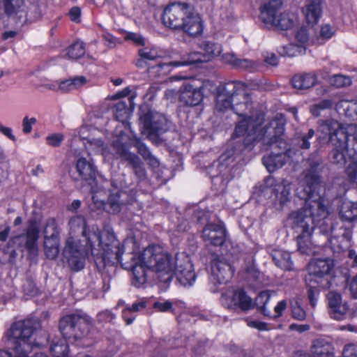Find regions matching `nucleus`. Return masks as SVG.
I'll return each mask as SVG.
<instances>
[{
  "mask_svg": "<svg viewBox=\"0 0 357 357\" xmlns=\"http://www.w3.org/2000/svg\"><path fill=\"white\" fill-rule=\"evenodd\" d=\"M232 109L239 117L234 135L235 137H243L244 147L262 142L266 145L276 144L280 149L286 148L284 124L273 121L271 126H262L264 114L254 109L252 99L246 93L242 82L241 87L238 88L233 94Z\"/></svg>",
  "mask_w": 357,
  "mask_h": 357,
  "instance_id": "obj_1",
  "label": "nucleus"
},
{
  "mask_svg": "<svg viewBox=\"0 0 357 357\" xmlns=\"http://www.w3.org/2000/svg\"><path fill=\"white\" fill-rule=\"evenodd\" d=\"M123 255V246L121 245L120 257L114 259V264L120 262L121 266L132 272V284L142 287L146 282V270L150 269L158 274L161 282H169L173 277L176 266V257L158 245L147 247L142 252Z\"/></svg>",
  "mask_w": 357,
  "mask_h": 357,
  "instance_id": "obj_2",
  "label": "nucleus"
},
{
  "mask_svg": "<svg viewBox=\"0 0 357 357\" xmlns=\"http://www.w3.org/2000/svg\"><path fill=\"white\" fill-rule=\"evenodd\" d=\"M69 225L73 231L82 229V234L89 244L98 268L102 269L107 265L114 264V259L120 257L121 243L113 233L102 232L94 227L91 229H87L85 219L82 215L72 218Z\"/></svg>",
  "mask_w": 357,
  "mask_h": 357,
  "instance_id": "obj_3",
  "label": "nucleus"
},
{
  "mask_svg": "<svg viewBox=\"0 0 357 357\" xmlns=\"http://www.w3.org/2000/svg\"><path fill=\"white\" fill-rule=\"evenodd\" d=\"M321 159L317 155H311L305 163V169L303 172V178L300 181L302 190L297 189V194L305 200L303 208L315 225L324 220L328 215V202L323 197L315 193L320 183L319 167Z\"/></svg>",
  "mask_w": 357,
  "mask_h": 357,
  "instance_id": "obj_4",
  "label": "nucleus"
},
{
  "mask_svg": "<svg viewBox=\"0 0 357 357\" xmlns=\"http://www.w3.org/2000/svg\"><path fill=\"white\" fill-rule=\"evenodd\" d=\"M91 327V318L83 313L66 315L59 321L62 336L71 343L86 337Z\"/></svg>",
  "mask_w": 357,
  "mask_h": 357,
  "instance_id": "obj_5",
  "label": "nucleus"
},
{
  "mask_svg": "<svg viewBox=\"0 0 357 357\" xmlns=\"http://www.w3.org/2000/svg\"><path fill=\"white\" fill-rule=\"evenodd\" d=\"M317 140L321 144H333L340 142L342 146L348 141V135L341 123L334 119L319 120L317 128Z\"/></svg>",
  "mask_w": 357,
  "mask_h": 357,
  "instance_id": "obj_6",
  "label": "nucleus"
},
{
  "mask_svg": "<svg viewBox=\"0 0 357 357\" xmlns=\"http://www.w3.org/2000/svg\"><path fill=\"white\" fill-rule=\"evenodd\" d=\"M79 241L70 236L66 241L63 249V256L67 259L69 267L75 271L82 269L85 264V256L90 252L89 244L82 247L79 245Z\"/></svg>",
  "mask_w": 357,
  "mask_h": 357,
  "instance_id": "obj_7",
  "label": "nucleus"
},
{
  "mask_svg": "<svg viewBox=\"0 0 357 357\" xmlns=\"http://www.w3.org/2000/svg\"><path fill=\"white\" fill-rule=\"evenodd\" d=\"M220 303L225 307L236 310L248 311L254 307L252 299L242 289H228L222 294Z\"/></svg>",
  "mask_w": 357,
  "mask_h": 357,
  "instance_id": "obj_8",
  "label": "nucleus"
},
{
  "mask_svg": "<svg viewBox=\"0 0 357 357\" xmlns=\"http://www.w3.org/2000/svg\"><path fill=\"white\" fill-rule=\"evenodd\" d=\"M39 237V229L34 221L29 222L26 234L13 237L10 243L22 252L27 250L29 255L36 256L38 254L37 241Z\"/></svg>",
  "mask_w": 357,
  "mask_h": 357,
  "instance_id": "obj_9",
  "label": "nucleus"
},
{
  "mask_svg": "<svg viewBox=\"0 0 357 357\" xmlns=\"http://www.w3.org/2000/svg\"><path fill=\"white\" fill-rule=\"evenodd\" d=\"M43 232L44 250L45 255L48 259H54L56 258L60 250V229L54 218H50L46 221Z\"/></svg>",
  "mask_w": 357,
  "mask_h": 357,
  "instance_id": "obj_10",
  "label": "nucleus"
},
{
  "mask_svg": "<svg viewBox=\"0 0 357 357\" xmlns=\"http://www.w3.org/2000/svg\"><path fill=\"white\" fill-rule=\"evenodd\" d=\"M190 8L186 3L176 2L170 4L164 10L162 17L163 24L171 29H178Z\"/></svg>",
  "mask_w": 357,
  "mask_h": 357,
  "instance_id": "obj_11",
  "label": "nucleus"
},
{
  "mask_svg": "<svg viewBox=\"0 0 357 357\" xmlns=\"http://www.w3.org/2000/svg\"><path fill=\"white\" fill-rule=\"evenodd\" d=\"M333 267V260L329 258L314 259L310 262L308 269L311 275L320 280V281H317L320 287L326 289L331 285L330 274Z\"/></svg>",
  "mask_w": 357,
  "mask_h": 357,
  "instance_id": "obj_12",
  "label": "nucleus"
},
{
  "mask_svg": "<svg viewBox=\"0 0 357 357\" xmlns=\"http://www.w3.org/2000/svg\"><path fill=\"white\" fill-rule=\"evenodd\" d=\"M141 120L151 140H154L168 130L167 120L158 112L149 111L141 117Z\"/></svg>",
  "mask_w": 357,
  "mask_h": 357,
  "instance_id": "obj_13",
  "label": "nucleus"
},
{
  "mask_svg": "<svg viewBox=\"0 0 357 357\" xmlns=\"http://www.w3.org/2000/svg\"><path fill=\"white\" fill-rule=\"evenodd\" d=\"M176 263L174 274L177 281L182 286H192L195 281L196 275L190 257L184 253L177 255Z\"/></svg>",
  "mask_w": 357,
  "mask_h": 357,
  "instance_id": "obj_14",
  "label": "nucleus"
},
{
  "mask_svg": "<svg viewBox=\"0 0 357 357\" xmlns=\"http://www.w3.org/2000/svg\"><path fill=\"white\" fill-rule=\"evenodd\" d=\"M112 146L116 154L128 162L137 178L140 181L145 180L146 178V172L141 159L137 155L130 152L126 144L122 143L119 139L115 140Z\"/></svg>",
  "mask_w": 357,
  "mask_h": 357,
  "instance_id": "obj_15",
  "label": "nucleus"
},
{
  "mask_svg": "<svg viewBox=\"0 0 357 357\" xmlns=\"http://www.w3.org/2000/svg\"><path fill=\"white\" fill-rule=\"evenodd\" d=\"M231 265L223 259L215 256L211 260V273L210 282L214 284H225L234 275Z\"/></svg>",
  "mask_w": 357,
  "mask_h": 357,
  "instance_id": "obj_16",
  "label": "nucleus"
},
{
  "mask_svg": "<svg viewBox=\"0 0 357 357\" xmlns=\"http://www.w3.org/2000/svg\"><path fill=\"white\" fill-rule=\"evenodd\" d=\"M335 227L333 225L330 226L331 238L329 243L334 252H341L346 250L351 245L352 231L350 228L340 227L342 233L336 232Z\"/></svg>",
  "mask_w": 357,
  "mask_h": 357,
  "instance_id": "obj_17",
  "label": "nucleus"
},
{
  "mask_svg": "<svg viewBox=\"0 0 357 357\" xmlns=\"http://www.w3.org/2000/svg\"><path fill=\"white\" fill-rule=\"evenodd\" d=\"M240 87H241V82L238 81L226 84L218 93L215 109L219 112H225L228 109H232L233 94Z\"/></svg>",
  "mask_w": 357,
  "mask_h": 357,
  "instance_id": "obj_18",
  "label": "nucleus"
},
{
  "mask_svg": "<svg viewBox=\"0 0 357 357\" xmlns=\"http://www.w3.org/2000/svg\"><path fill=\"white\" fill-rule=\"evenodd\" d=\"M326 299L331 317L336 320L343 319L349 307L346 302H342L340 294L335 291H330L326 294Z\"/></svg>",
  "mask_w": 357,
  "mask_h": 357,
  "instance_id": "obj_19",
  "label": "nucleus"
},
{
  "mask_svg": "<svg viewBox=\"0 0 357 357\" xmlns=\"http://www.w3.org/2000/svg\"><path fill=\"white\" fill-rule=\"evenodd\" d=\"M288 221L292 229L298 234L312 231L314 229V224L312 221V217L308 216L303 208L292 211L289 215Z\"/></svg>",
  "mask_w": 357,
  "mask_h": 357,
  "instance_id": "obj_20",
  "label": "nucleus"
},
{
  "mask_svg": "<svg viewBox=\"0 0 357 357\" xmlns=\"http://www.w3.org/2000/svg\"><path fill=\"white\" fill-rule=\"evenodd\" d=\"M226 231L220 224L208 223L202 231L203 240L212 245L220 246L225 241Z\"/></svg>",
  "mask_w": 357,
  "mask_h": 357,
  "instance_id": "obj_21",
  "label": "nucleus"
},
{
  "mask_svg": "<svg viewBox=\"0 0 357 357\" xmlns=\"http://www.w3.org/2000/svg\"><path fill=\"white\" fill-rule=\"evenodd\" d=\"M178 29L183 30L190 36H196L202 32L203 26L201 17L193 11L192 7Z\"/></svg>",
  "mask_w": 357,
  "mask_h": 357,
  "instance_id": "obj_22",
  "label": "nucleus"
},
{
  "mask_svg": "<svg viewBox=\"0 0 357 357\" xmlns=\"http://www.w3.org/2000/svg\"><path fill=\"white\" fill-rule=\"evenodd\" d=\"M179 100L186 105L195 106L202 102V93L200 89L191 84L186 83L180 89Z\"/></svg>",
  "mask_w": 357,
  "mask_h": 357,
  "instance_id": "obj_23",
  "label": "nucleus"
},
{
  "mask_svg": "<svg viewBox=\"0 0 357 357\" xmlns=\"http://www.w3.org/2000/svg\"><path fill=\"white\" fill-rule=\"evenodd\" d=\"M291 183L283 180L277 183L274 188V206L278 210H282L291 199Z\"/></svg>",
  "mask_w": 357,
  "mask_h": 357,
  "instance_id": "obj_24",
  "label": "nucleus"
},
{
  "mask_svg": "<svg viewBox=\"0 0 357 357\" xmlns=\"http://www.w3.org/2000/svg\"><path fill=\"white\" fill-rule=\"evenodd\" d=\"M291 153L292 151L291 149H288L282 153H272L263 158V164L268 172H274L276 169L282 167L289 160Z\"/></svg>",
  "mask_w": 357,
  "mask_h": 357,
  "instance_id": "obj_25",
  "label": "nucleus"
},
{
  "mask_svg": "<svg viewBox=\"0 0 357 357\" xmlns=\"http://www.w3.org/2000/svg\"><path fill=\"white\" fill-rule=\"evenodd\" d=\"M76 170L81 178L91 184L96 179V169L91 160L81 157L76 162Z\"/></svg>",
  "mask_w": 357,
  "mask_h": 357,
  "instance_id": "obj_26",
  "label": "nucleus"
},
{
  "mask_svg": "<svg viewBox=\"0 0 357 357\" xmlns=\"http://www.w3.org/2000/svg\"><path fill=\"white\" fill-rule=\"evenodd\" d=\"M321 2L322 0H307L303 13L309 24L313 25L318 22L321 13Z\"/></svg>",
  "mask_w": 357,
  "mask_h": 357,
  "instance_id": "obj_27",
  "label": "nucleus"
},
{
  "mask_svg": "<svg viewBox=\"0 0 357 357\" xmlns=\"http://www.w3.org/2000/svg\"><path fill=\"white\" fill-rule=\"evenodd\" d=\"M317 83V77L314 73L296 75L291 79L294 88L299 90L307 89Z\"/></svg>",
  "mask_w": 357,
  "mask_h": 357,
  "instance_id": "obj_28",
  "label": "nucleus"
},
{
  "mask_svg": "<svg viewBox=\"0 0 357 357\" xmlns=\"http://www.w3.org/2000/svg\"><path fill=\"white\" fill-rule=\"evenodd\" d=\"M139 58L136 60L135 65L138 68H144L146 61H155L160 56L159 51L153 47L143 46L138 50Z\"/></svg>",
  "mask_w": 357,
  "mask_h": 357,
  "instance_id": "obj_29",
  "label": "nucleus"
},
{
  "mask_svg": "<svg viewBox=\"0 0 357 357\" xmlns=\"http://www.w3.org/2000/svg\"><path fill=\"white\" fill-rule=\"evenodd\" d=\"M271 256L273 261L278 267L286 271L293 269V262L291 260L289 252L281 250H275L273 251Z\"/></svg>",
  "mask_w": 357,
  "mask_h": 357,
  "instance_id": "obj_30",
  "label": "nucleus"
},
{
  "mask_svg": "<svg viewBox=\"0 0 357 357\" xmlns=\"http://www.w3.org/2000/svg\"><path fill=\"white\" fill-rule=\"evenodd\" d=\"M313 357H333V347L324 340H315L312 346ZM301 357H306L302 356Z\"/></svg>",
  "mask_w": 357,
  "mask_h": 357,
  "instance_id": "obj_31",
  "label": "nucleus"
},
{
  "mask_svg": "<svg viewBox=\"0 0 357 357\" xmlns=\"http://www.w3.org/2000/svg\"><path fill=\"white\" fill-rule=\"evenodd\" d=\"M125 195L126 193L119 191L110 193L107 202L104 204V208L111 213H119L121 206L126 204L121 199V197Z\"/></svg>",
  "mask_w": 357,
  "mask_h": 357,
  "instance_id": "obj_32",
  "label": "nucleus"
},
{
  "mask_svg": "<svg viewBox=\"0 0 357 357\" xmlns=\"http://www.w3.org/2000/svg\"><path fill=\"white\" fill-rule=\"evenodd\" d=\"M245 280L253 288H259L263 284V275L253 264L246 266Z\"/></svg>",
  "mask_w": 357,
  "mask_h": 357,
  "instance_id": "obj_33",
  "label": "nucleus"
},
{
  "mask_svg": "<svg viewBox=\"0 0 357 357\" xmlns=\"http://www.w3.org/2000/svg\"><path fill=\"white\" fill-rule=\"evenodd\" d=\"M86 79L84 76L73 77L61 81L59 83V89L63 93H68L79 89L86 84Z\"/></svg>",
  "mask_w": 357,
  "mask_h": 357,
  "instance_id": "obj_34",
  "label": "nucleus"
},
{
  "mask_svg": "<svg viewBox=\"0 0 357 357\" xmlns=\"http://www.w3.org/2000/svg\"><path fill=\"white\" fill-rule=\"evenodd\" d=\"M67 339L55 338L52 340L50 351L54 357H67L68 353V345L67 344Z\"/></svg>",
  "mask_w": 357,
  "mask_h": 357,
  "instance_id": "obj_35",
  "label": "nucleus"
},
{
  "mask_svg": "<svg viewBox=\"0 0 357 357\" xmlns=\"http://www.w3.org/2000/svg\"><path fill=\"white\" fill-rule=\"evenodd\" d=\"M271 299V294L268 291L260 292L255 298L254 306L256 305L258 310L264 316L271 317V311L267 305Z\"/></svg>",
  "mask_w": 357,
  "mask_h": 357,
  "instance_id": "obj_36",
  "label": "nucleus"
},
{
  "mask_svg": "<svg viewBox=\"0 0 357 357\" xmlns=\"http://www.w3.org/2000/svg\"><path fill=\"white\" fill-rule=\"evenodd\" d=\"M312 231L299 233L296 237L298 250L302 254L309 255L312 252V243L311 241V234Z\"/></svg>",
  "mask_w": 357,
  "mask_h": 357,
  "instance_id": "obj_37",
  "label": "nucleus"
},
{
  "mask_svg": "<svg viewBox=\"0 0 357 357\" xmlns=\"http://www.w3.org/2000/svg\"><path fill=\"white\" fill-rule=\"evenodd\" d=\"M85 54V47L82 42L75 41L63 52L62 56L68 59H77Z\"/></svg>",
  "mask_w": 357,
  "mask_h": 357,
  "instance_id": "obj_38",
  "label": "nucleus"
},
{
  "mask_svg": "<svg viewBox=\"0 0 357 357\" xmlns=\"http://www.w3.org/2000/svg\"><path fill=\"white\" fill-rule=\"evenodd\" d=\"M343 220L352 222L357 218V202H344L340 212Z\"/></svg>",
  "mask_w": 357,
  "mask_h": 357,
  "instance_id": "obj_39",
  "label": "nucleus"
},
{
  "mask_svg": "<svg viewBox=\"0 0 357 357\" xmlns=\"http://www.w3.org/2000/svg\"><path fill=\"white\" fill-rule=\"evenodd\" d=\"M204 58L202 51L195 52L189 54L187 59L182 58L180 61L169 62V65L174 67H178L197 63H206V61H204Z\"/></svg>",
  "mask_w": 357,
  "mask_h": 357,
  "instance_id": "obj_40",
  "label": "nucleus"
},
{
  "mask_svg": "<svg viewBox=\"0 0 357 357\" xmlns=\"http://www.w3.org/2000/svg\"><path fill=\"white\" fill-rule=\"evenodd\" d=\"M305 52V47L304 46L294 43H289L278 49V53L282 56H296L304 54Z\"/></svg>",
  "mask_w": 357,
  "mask_h": 357,
  "instance_id": "obj_41",
  "label": "nucleus"
},
{
  "mask_svg": "<svg viewBox=\"0 0 357 357\" xmlns=\"http://www.w3.org/2000/svg\"><path fill=\"white\" fill-rule=\"evenodd\" d=\"M334 149L331 153V159L333 162L340 165H344L346 162L345 152L347 148V141L345 142L342 146H340V142L332 144Z\"/></svg>",
  "mask_w": 357,
  "mask_h": 357,
  "instance_id": "obj_42",
  "label": "nucleus"
},
{
  "mask_svg": "<svg viewBox=\"0 0 357 357\" xmlns=\"http://www.w3.org/2000/svg\"><path fill=\"white\" fill-rule=\"evenodd\" d=\"M202 47V52L204 56V61H210L215 56L220 54L221 47L219 45L211 42H204Z\"/></svg>",
  "mask_w": 357,
  "mask_h": 357,
  "instance_id": "obj_43",
  "label": "nucleus"
},
{
  "mask_svg": "<svg viewBox=\"0 0 357 357\" xmlns=\"http://www.w3.org/2000/svg\"><path fill=\"white\" fill-rule=\"evenodd\" d=\"M146 306V301L144 299H142L138 302L134 303L131 306L127 307L125 310H123L122 316L127 325L131 324L135 319V317H129L128 314L130 312L141 311L142 310L144 309Z\"/></svg>",
  "mask_w": 357,
  "mask_h": 357,
  "instance_id": "obj_44",
  "label": "nucleus"
},
{
  "mask_svg": "<svg viewBox=\"0 0 357 357\" xmlns=\"http://www.w3.org/2000/svg\"><path fill=\"white\" fill-rule=\"evenodd\" d=\"M294 25V18L287 13H280L278 15L273 26L281 30H287L292 28Z\"/></svg>",
  "mask_w": 357,
  "mask_h": 357,
  "instance_id": "obj_45",
  "label": "nucleus"
},
{
  "mask_svg": "<svg viewBox=\"0 0 357 357\" xmlns=\"http://www.w3.org/2000/svg\"><path fill=\"white\" fill-rule=\"evenodd\" d=\"M89 148L96 153H101L105 158H110L109 152L103 142L100 139H92L89 141Z\"/></svg>",
  "mask_w": 357,
  "mask_h": 357,
  "instance_id": "obj_46",
  "label": "nucleus"
},
{
  "mask_svg": "<svg viewBox=\"0 0 357 357\" xmlns=\"http://www.w3.org/2000/svg\"><path fill=\"white\" fill-rule=\"evenodd\" d=\"M290 307L291 310V316L294 319L298 321H303L306 318V312L301 307L300 302L298 300H293L290 303Z\"/></svg>",
  "mask_w": 357,
  "mask_h": 357,
  "instance_id": "obj_47",
  "label": "nucleus"
},
{
  "mask_svg": "<svg viewBox=\"0 0 357 357\" xmlns=\"http://www.w3.org/2000/svg\"><path fill=\"white\" fill-rule=\"evenodd\" d=\"M351 79L349 76L343 75H334L330 78V83L331 85L337 87H347L351 84Z\"/></svg>",
  "mask_w": 357,
  "mask_h": 357,
  "instance_id": "obj_48",
  "label": "nucleus"
},
{
  "mask_svg": "<svg viewBox=\"0 0 357 357\" xmlns=\"http://www.w3.org/2000/svg\"><path fill=\"white\" fill-rule=\"evenodd\" d=\"M259 66L260 63L257 61L238 58L236 68L253 71L257 70Z\"/></svg>",
  "mask_w": 357,
  "mask_h": 357,
  "instance_id": "obj_49",
  "label": "nucleus"
},
{
  "mask_svg": "<svg viewBox=\"0 0 357 357\" xmlns=\"http://www.w3.org/2000/svg\"><path fill=\"white\" fill-rule=\"evenodd\" d=\"M128 109L124 102L119 101L114 107V114L116 119L123 122L128 116Z\"/></svg>",
  "mask_w": 357,
  "mask_h": 357,
  "instance_id": "obj_50",
  "label": "nucleus"
},
{
  "mask_svg": "<svg viewBox=\"0 0 357 357\" xmlns=\"http://www.w3.org/2000/svg\"><path fill=\"white\" fill-rule=\"evenodd\" d=\"M315 131L310 128L307 133L302 134L298 137V145L302 149H309L310 148V140L314 137Z\"/></svg>",
  "mask_w": 357,
  "mask_h": 357,
  "instance_id": "obj_51",
  "label": "nucleus"
},
{
  "mask_svg": "<svg viewBox=\"0 0 357 357\" xmlns=\"http://www.w3.org/2000/svg\"><path fill=\"white\" fill-rule=\"evenodd\" d=\"M333 102L331 100H324L317 104H314L310 107V112L314 116H320L321 110L332 107Z\"/></svg>",
  "mask_w": 357,
  "mask_h": 357,
  "instance_id": "obj_52",
  "label": "nucleus"
},
{
  "mask_svg": "<svg viewBox=\"0 0 357 357\" xmlns=\"http://www.w3.org/2000/svg\"><path fill=\"white\" fill-rule=\"evenodd\" d=\"M3 4L6 14L11 15L22 6L23 0H3Z\"/></svg>",
  "mask_w": 357,
  "mask_h": 357,
  "instance_id": "obj_53",
  "label": "nucleus"
},
{
  "mask_svg": "<svg viewBox=\"0 0 357 357\" xmlns=\"http://www.w3.org/2000/svg\"><path fill=\"white\" fill-rule=\"evenodd\" d=\"M45 139L49 146L58 147L64 140V135L62 133H53L47 135Z\"/></svg>",
  "mask_w": 357,
  "mask_h": 357,
  "instance_id": "obj_54",
  "label": "nucleus"
},
{
  "mask_svg": "<svg viewBox=\"0 0 357 357\" xmlns=\"http://www.w3.org/2000/svg\"><path fill=\"white\" fill-rule=\"evenodd\" d=\"M319 296V290L316 287H310L307 289V298L312 307H315Z\"/></svg>",
  "mask_w": 357,
  "mask_h": 357,
  "instance_id": "obj_55",
  "label": "nucleus"
},
{
  "mask_svg": "<svg viewBox=\"0 0 357 357\" xmlns=\"http://www.w3.org/2000/svg\"><path fill=\"white\" fill-rule=\"evenodd\" d=\"M245 321L247 325L253 328H256L259 331H268L269 330L268 325L266 322L252 320L250 318H246Z\"/></svg>",
  "mask_w": 357,
  "mask_h": 357,
  "instance_id": "obj_56",
  "label": "nucleus"
},
{
  "mask_svg": "<svg viewBox=\"0 0 357 357\" xmlns=\"http://www.w3.org/2000/svg\"><path fill=\"white\" fill-rule=\"evenodd\" d=\"M36 123V119L34 117L29 118L28 116L24 117L22 120V132L24 134H29L32 130V126Z\"/></svg>",
  "mask_w": 357,
  "mask_h": 357,
  "instance_id": "obj_57",
  "label": "nucleus"
},
{
  "mask_svg": "<svg viewBox=\"0 0 357 357\" xmlns=\"http://www.w3.org/2000/svg\"><path fill=\"white\" fill-rule=\"evenodd\" d=\"M153 307L158 312H166L172 309V303L169 301L165 302L157 301L153 303Z\"/></svg>",
  "mask_w": 357,
  "mask_h": 357,
  "instance_id": "obj_58",
  "label": "nucleus"
},
{
  "mask_svg": "<svg viewBox=\"0 0 357 357\" xmlns=\"http://www.w3.org/2000/svg\"><path fill=\"white\" fill-rule=\"evenodd\" d=\"M296 39L300 43L298 45H303L308 41L309 36L305 28H301L296 34Z\"/></svg>",
  "mask_w": 357,
  "mask_h": 357,
  "instance_id": "obj_59",
  "label": "nucleus"
},
{
  "mask_svg": "<svg viewBox=\"0 0 357 357\" xmlns=\"http://www.w3.org/2000/svg\"><path fill=\"white\" fill-rule=\"evenodd\" d=\"M124 38L126 40L132 41L137 45L144 46L145 44L144 38L135 33H128L125 36Z\"/></svg>",
  "mask_w": 357,
  "mask_h": 357,
  "instance_id": "obj_60",
  "label": "nucleus"
},
{
  "mask_svg": "<svg viewBox=\"0 0 357 357\" xmlns=\"http://www.w3.org/2000/svg\"><path fill=\"white\" fill-rule=\"evenodd\" d=\"M343 357H357V344H349L344 347L342 352Z\"/></svg>",
  "mask_w": 357,
  "mask_h": 357,
  "instance_id": "obj_61",
  "label": "nucleus"
},
{
  "mask_svg": "<svg viewBox=\"0 0 357 357\" xmlns=\"http://www.w3.org/2000/svg\"><path fill=\"white\" fill-rule=\"evenodd\" d=\"M346 172L350 182L357 186V165H349L347 168Z\"/></svg>",
  "mask_w": 357,
  "mask_h": 357,
  "instance_id": "obj_62",
  "label": "nucleus"
},
{
  "mask_svg": "<svg viewBox=\"0 0 357 357\" xmlns=\"http://www.w3.org/2000/svg\"><path fill=\"white\" fill-rule=\"evenodd\" d=\"M24 291L30 295H34L37 292V289L36 287L35 283L33 281L29 278H28L25 283L23 285Z\"/></svg>",
  "mask_w": 357,
  "mask_h": 357,
  "instance_id": "obj_63",
  "label": "nucleus"
},
{
  "mask_svg": "<svg viewBox=\"0 0 357 357\" xmlns=\"http://www.w3.org/2000/svg\"><path fill=\"white\" fill-rule=\"evenodd\" d=\"M114 318V314L109 310H105L98 314V321L100 322H110Z\"/></svg>",
  "mask_w": 357,
  "mask_h": 357,
  "instance_id": "obj_64",
  "label": "nucleus"
}]
</instances>
